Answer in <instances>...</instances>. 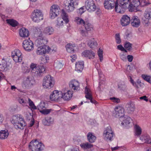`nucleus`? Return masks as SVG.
<instances>
[{"label":"nucleus","instance_id":"obj_50","mask_svg":"<svg viewBox=\"0 0 151 151\" xmlns=\"http://www.w3.org/2000/svg\"><path fill=\"white\" fill-rule=\"evenodd\" d=\"M19 102L24 106H27L28 102L26 100H24L23 99H20L18 100Z\"/></svg>","mask_w":151,"mask_h":151},{"label":"nucleus","instance_id":"obj_54","mask_svg":"<svg viewBox=\"0 0 151 151\" xmlns=\"http://www.w3.org/2000/svg\"><path fill=\"white\" fill-rule=\"evenodd\" d=\"M115 39L116 42L117 44H119L121 42V40L119 34L117 33L115 35Z\"/></svg>","mask_w":151,"mask_h":151},{"label":"nucleus","instance_id":"obj_22","mask_svg":"<svg viewBox=\"0 0 151 151\" xmlns=\"http://www.w3.org/2000/svg\"><path fill=\"white\" fill-rule=\"evenodd\" d=\"M73 93L70 91H68L67 92L63 93L61 92V98L66 101L69 100L72 97Z\"/></svg>","mask_w":151,"mask_h":151},{"label":"nucleus","instance_id":"obj_42","mask_svg":"<svg viewBox=\"0 0 151 151\" xmlns=\"http://www.w3.org/2000/svg\"><path fill=\"white\" fill-rule=\"evenodd\" d=\"M67 50L68 52L69 53L74 52V49L72 45L70 44H68L66 46Z\"/></svg>","mask_w":151,"mask_h":151},{"label":"nucleus","instance_id":"obj_62","mask_svg":"<svg viewBox=\"0 0 151 151\" xmlns=\"http://www.w3.org/2000/svg\"><path fill=\"white\" fill-rule=\"evenodd\" d=\"M127 59L129 62H131L133 59V57L132 55H129L127 56Z\"/></svg>","mask_w":151,"mask_h":151},{"label":"nucleus","instance_id":"obj_1","mask_svg":"<svg viewBox=\"0 0 151 151\" xmlns=\"http://www.w3.org/2000/svg\"><path fill=\"white\" fill-rule=\"evenodd\" d=\"M119 1L116 0L115 3V9L116 12L123 14L124 10L127 9H130V0H119V4H118Z\"/></svg>","mask_w":151,"mask_h":151},{"label":"nucleus","instance_id":"obj_58","mask_svg":"<svg viewBox=\"0 0 151 151\" xmlns=\"http://www.w3.org/2000/svg\"><path fill=\"white\" fill-rule=\"evenodd\" d=\"M37 108L38 109H41V110H42L43 109H44V108L45 109L46 108L45 106V103H40L39 105L37 106Z\"/></svg>","mask_w":151,"mask_h":151},{"label":"nucleus","instance_id":"obj_40","mask_svg":"<svg viewBox=\"0 0 151 151\" xmlns=\"http://www.w3.org/2000/svg\"><path fill=\"white\" fill-rule=\"evenodd\" d=\"M132 44L129 42H127L124 44V48L128 51H130L132 49Z\"/></svg>","mask_w":151,"mask_h":151},{"label":"nucleus","instance_id":"obj_3","mask_svg":"<svg viewBox=\"0 0 151 151\" xmlns=\"http://www.w3.org/2000/svg\"><path fill=\"white\" fill-rule=\"evenodd\" d=\"M54 85L53 77L50 75L45 76L43 79L42 86L45 88H50Z\"/></svg>","mask_w":151,"mask_h":151},{"label":"nucleus","instance_id":"obj_64","mask_svg":"<svg viewBox=\"0 0 151 151\" xmlns=\"http://www.w3.org/2000/svg\"><path fill=\"white\" fill-rule=\"evenodd\" d=\"M81 34L83 36H86L87 35L88 32L87 31H85L84 30H81Z\"/></svg>","mask_w":151,"mask_h":151},{"label":"nucleus","instance_id":"obj_59","mask_svg":"<svg viewBox=\"0 0 151 151\" xmlns=\"http://www.w3.org/2000/svg\"><path fill=\"white\" fill-rule=\"evenodd\" d=\"M83 7L84 6L78 9L77 11V12L80 15H81L84 12Z\"/></svg>","mask_w":151,"mask_h":151},{"label":"nucleus","instance_id":"obj_26","mask_svg":"<svg viewBox=\"0 0 151 151\" xmlns=\"http://www.w3.org/2000/svg\"><path fill=\"white\" fill-rule=\"evenodd\" d=\"M24 120L19 115H14L12 116V119L11 121L14 124H16L18 122Z\"/></svg>","mask_w":151,"mask_h":151},{"label":"nucleus","instance_id":"obj_4","mask_svg":"<svg viewBox=\"0 0 151 151\" xmlns=\"http://www.w3.org/2000/svg\"><path fill=\"white\" fill-rule=\"evenodd\" d=\"M114 135V132L110 126H108L104 129L103 133L104 139L107 141H111Z\"/></svg>","mask_w":151,"mask_h":151},{"label":"nucleus","instance_id":"obj_7","mask_svg":"<svg viewBox=\"0 0 151 151\" xmlns=\"http://www.w3.org/2000/svg\"><path fill=\"white\" fill-rule=\"evenodd\" d=\"M62 16L63 18H58L56 21L57 25L58 26H62L63 25V21L66 23H68L69 21L68 15L64 9L62 10Z\"/></svg>","mask_w":151,"mask_h":151},{"label":"nucleus","instance_id":"obj_60","mask_svg":"<svg viewBox=\"0 0 151 151\" xmlns=\"http://www.w3.org/2000/svg\"><path fill=\"white\" fill-rule=\"evenodd\" d=\"M70 2L73 5L74 7L75 6L78 5V0H71Z\"/></svg>","mask_w":151,"mask_h":151},{"label":"nucleus","instance_id":"obj_32","mask_svg":"<svg viewBox=\"0 0 151 151\" xmlns=\"http://www.w3.org/2000/svg\"><path fill=\"white\" fill-rule=\"evenodd\" d=\"M140 139L144 143L148 144H151V140L150 139L149 137L146 135H142L140 137Z\"/></svg>","mask_w":151,"mask_h":151},{"label":"nucleus","instance_id":"obj_55","mask_svg":"<svg viewBox=\"0 0 151 151\" xmlns=\"http://www.w3.org/2000/svg\"><path fill=\"white\" fill-rule=\"evenodd\" d=\"M142 76L145 80L150 83H151V78L150 76L147 75H142Z\"/></svg>","mask_w":151,"mask_h":151},{"label":"nucleus","instance_id":"obj_39","mask_svg":"<svg viewBox=\"0 0 151 151\" xmlns=\"http://www.w3.org/2000/svg\"><path fill=\"white\" fill-rule=\"evenodd\" d=\"M7 67V62L4 60L3 59L2 63L0 64V68L1 70H4Z\"/></svg>","mask_w":151,"mask_h":151},{"label":"nucleus","instance_id":"obj_53","mask_svg":"<svg viewBox=\"0 0 151 151\" xmlns=\"http://www.w3.org/2000/svg\"><path fill=\"white\" fill-rule=\"evenodd\" d=\"M28 101L29 102V105L30 107L34 109H37V107L34 104L33 101H31V100L29 98H28Z\"/></svg>","mask_w":151,"mask_h":151},{"label":"nucleus","instance_id":"obj_61","mask_svg":"<svg viewBox=\"0 0 151 151\" xmlns=\"http://www.w3.org/2000/svg\"><path fill=\"white\" fill-rule=\"evenodd\" d=\"M147 4L146 1L145 0H140V5L142 6H143Z\"/></svg>","mask_w":151,"mask_h":151},{"label":"nucleus","instance_id":"obj_46","mask_svg":"<svg viewBox=\"0 0 151 151\" xmlns=\"http://www.w3.org/2000/svg\"><path fill=\"white\" fill-rule=\"evenodd\" d=\"M42 36V34H41L39 36V37H40L41 39H42V42L43 43V45H46L48 42V40L46 38L43 37Z\"/></svg>","mask_w":151,"mask_h":151},{"label":"nucleus","instance_id":"obj_27","mask_svg":"<svg viewBox=\"0 0 151 151\" xmlns=\"http://www.w3.org/2000/svg\"><path fill=\"white\" fill-rule=\"evenodd\" d=\"M132 121L131 118L127 116H125L124 117V119L121 124L122 125H124L125 127H129V124Z\"/></svg>","mask_w":151,"mask_h":151},{"label":"nucleus","instance_id":"obj_29","mask_svg":"<svg viewBox=\"0 0 151 151\" xmlns=\"http://www.w3.org/2000/svg\"><path fill=\"white\" fill-rule=\"evenodd\" d=\"M126 107L127 108V110L130 113H132L135 110V105L132 102H130L128 103L126 105Z\"/></svg>","mask_w":151,"mask_h":151},{"label":"nucleus","instance_id":"obj_35","mask_svg":"<svg viewBox=\"0 0 151 151\" xmlns=\"http://www.w3.org/2000/svg\"><path fill=\"white\" fill-rule=\"evenodd\" d=\"M50 11H53L58 14H60V9L59 6L57 5H53L51 6Z\"/></svg>","mask_w":151,"mask_h":151},{"label":"nucleus","instance_id":"obj_41","mask_svg":"<svg viewBox=\"0 0 151 151\" xmlns=\"http://www.w3.org/2000/svg\"><path fill=\"white\" fill-rule=\"evenodd\" d=\"M88 45L91 48H93L97 46V43L96 41L91 40L88 42Z\"/></svg>","mask_w":151,"mask_h":151},{"label":"nucleus","instance_id":"obj_28","mask_svg":"<svg viewBox=\"0 0 151 151\" xmlns=\"http://www.w3.org/2000/svg\"><path fill=\"white\" fill-rule=\"evenodd\" d=\"M53 120L51 117L49 116L45 118L42 120L43 124L46 126H49L53 124Z\"/></svg>","mask_w":151,"mask_h":151},{"label":"nucleus","instance_id":"obj_23","mask_svg":"<svg viewBox=\"0 0 151 151\" xmlns=\"http://www.w3.org/2000/svg\"><path fill=\"white\" fill-rule=\"evenodd\" d=\"M19 35L21 37H27L29 36V32L27 29L24 27H22L19 30Z\"/></svg>","mask_w":151,"mask_h":151},{"label":"nucleus","instance_id":"obj_10","mask_svg":"<svg viewBox=\"0 0 151 151\" xmlns=\"http://www.w3.org/2000/svg\"><path fill=\"white\" fill-rule=\"evenodd\" d=\"M23 47L26 51L30 52L34 49V44L30 40H24L22 43Z\"/></svg>","mask_w":151,"mask_h":151},{"label":"nucleus","instance_id":"obj_17","mask_svg":"<svg viewBox=\"0 0 151 151\" xmlns=\"http://www.w3.org/2000/svg\"><path fill=\"white\" fill-rule=\"evenodd\" d=\"M115 3L114 0H105L104 4L106 9H111L115 6Z\"/></svg>","mask_w":151,"mask_h":151},{"label":"nucleus","instance_id":"obj_21","mask_svg":"<svg viewBox=\"0 0 151 151\" xmlns=\"http://www.w3.org/2000/svg\"><path fill=\"white\" fill-rule=\"evenodd\" d=\"M130 8L129 11L130 12L134 11L135 9L140 5V0H133L130 3Z\"/></svg>","mask_w":151,"mask_h":151},{"label":"nucleus","instance_id":"obj_44","mask_svg":"<svg viewBox=\"0 0 151 151\" xmlns=\"http://www.w3.org/2000/svg\"><path fill=\"white\" fill-rule=\"evenodd\" d=\"M76 21L77 24L83 25L86 22V21H84L82 18L79 17H77L76 19Z\"/></svg>","mask_w":151,"mask_h":151},{"label":"nucleus","instance_id":"obj_8","mask_svg":"<svg viewBox=\"0 0 151 151\" xmlns=\"http://www.w3.org/2000/svg\"><path fill=\"white\" fill-rule=\"evenodd\" d=\"M124 109L122 107L117 106L116 107L113 111V114L116 118L123 117L124 115Z\"/></svg>","mask_w":151,"mask_h":151},{"label":"nucleus","instance_id":"obj_37","mask_svg":"<svg viewBox=\"0 0 151 151\" xmlns=\"http://www.w3.org/2000/svg\"><path fill=\"white\" fill-rule=\"evenodd\" d=\"M80 146L82 148L84 149H87L91 148L93 147V145L92 144L86 142L81 144Z\"/></svg>","mask_w":151,"mask_h":151},{"label":"nucleus","instance_id":"obj_14","mask_svg":"<svg viewBox=\"0 0 151 151\" xmlns=\"http://www.w3.org/2000/svg\"><path fill=\"white\" fill-rule=\"evenodd\" d=\"M50 50V48L47 45L40 46L38 47L36 53L38 55H42L47 53H48Z\"/></svg>","mask_w":151,"mask_h":151},{"label":"nucleus","instance_id":"obj_48","mask_svg":"<svg viewBox=\"0 0 151 151\" xmlns=\"http://www.w3.org/2000/svg\"><path fill=\"white\" fill-rule=\"evenodd\" d=\"M98 54L101 62L103 60V50L101 49L100 48L99 49L98 51Z\"/></svg>","mask_w":151,"mask_h":151},{"label":"nucleus","instance_id":"obj_63","mask_svg":"<svg viewBox=\"0 0 151 151\" xmlns=\"http://www.w3.org/2000/svg\"><path fill=\"white\" fill-rule=\"evenodd\" d=\"M49 58L48 57H45L44 58H42V59L41 60L42 62V63H47V60H49Z\"/></svg>","mask_w":151,"mask_h":151},{"label":"nucleus","instance_id":"obj_57","mask_svg":"<svg viewBox=\"0 0 151 151\" xmlns=\"http://www.w3.org/2000/svg\"><path fill=\"white\" fill-rule=\"evenodd\" d=\"M110 99L111 100H113L114 102L116 103H119L120 102V100L119 99L114 97L110 98Z\"/></svg>","mask_w":151,"mask_h":151},{"label":"nucleus","instance_id":"obj_38","mask_svg":"<svg viewBox=\"0 0 151 151\" xmlns=\"http://www.w3.org/2000/svg\"><path fill=\"white\" fill-rule=\"evenodd\" d=\"M84 26L87 31H90L93 29V26L87 21H86Z\"/></svg>","mask_w":151,"mask_h":151},{"label":"nucleus","instance_id":"obj_47","mask_svg":"<svg viewBox=\"0 0 151 151\" xmlns=\"http://www.w3.org/2000/svg\"><path fill=\"white\" fill-rule=\"evenodd\" d=\"M52 110L51 109H45L42 110H40V111L44 114H49Z\"/></svg>","mask_w":151,"mask_h":151},{"label":"nucleus","instance_id":"obj_56","mask_svg":"<svg viewBox=\"0 0 151 151\" xmlns=\"http://www.w3.org/2000/svg\"><path fill=\"white\" fill-rule=\"evenodd\" d=\"M119 56L120 58L122 60L126 61L127 60V57L125 54L123 53H121L119 54Z\"/></svg>","mask_w":151,"mask_h":151},{"label":"nucleus","instance_id":"obj_31","mask_svg":"<svg viewBox=\"0 0 151 151\" xmlns=\"http://www.w3.org/2000/svg\"><path fill=\"white\" fill-rule=\"evenodd\" d=\"M87 137L88 140L91 143L94 142L96 139V137L90 132L88 134Z\"/></svg>","mask_w":151,"mask_h":151},{"label":"nucleus","instance_id":"obj_33","mask_svg":"<svg viewBox=\"0 0 151 151\" xmlns=\"http://www.w3.org/2000/svg\"><path fill=\"white\" fill-rule=\"evenodd\" d=\"M26 125V123L24 120L18 122L16 124H14V126L16 128H17L21 129H23L24 127Z\"/></svg>","mask_w":151,"mask_h":151},{"label":"nucleus","instance_id":"obj_2","mask_svg":"<svg viewBox=\"0 0 151 151\" xmlns=\"http://www.w3.org/2000/svg\"><path fill=\"white\" fill-rule=\"evenodd\" d=\"M44 145L39 142L37 140H32L30 143L29 147L31 151H40L43 149Z\"/></svg>","mask_w":151,"mask_h":151},{"label":"nucleus","instance_id":"obj_13","mask_svg":"<svg viewBox=\"0 0 151 151\" xmlns=\"http://www.w3.org/2000/svg\"><path fill=\"white\" fill-rule=\"evenodd\" d=\"M61 96V91L55 90L50 94V98L52 101H56L60 100Z\"/></svg>","mask_w":151,"mask_h":151},{"label":"nucleus","instance_id":"obj_9","mask_svg":"<svg viewBox=\"0 0 151 151\" xmlns=\"http://www.w3.org/2000/svg\"><path fill=\"white\" fill-rule=\"evenodd\" d=\"M12 56L16 63L21 62L22 60V54L19 50H15L12 52Z\"/></svg>","mask_w":151,"mask_h":151},{"label":"nucleus","instance_id":"obj_16","mask_svg":"<svg viewBox=\"0 0 151 151\" xmlns=\"http://www.w3.org/2000/svg\"><path fill=\"white\" fill-rule=\"evenodd\" d=\"M69 86L72 90L76 92L80 89V84L79 83L75 80L70 81L69 83Z\"/></svg>","mask_w":151,"mask_h":151},{"label":"nucleus","instance_id":"obj_6","mask_svg":"<svg viewBox=\"0 0 151 151\" xmlns=\"http://www.w3.org/2000/svg\"><path fill=\"white\" fill-rule=\"evenodd\" d=\"M32 19L35 22H38L43 19V14L40 10H34L32 14Z\"/></svg>","mask_w":151,"mask_h":151},{"label":"nucleus","instance_id":"obj_49","mask_svg":"<svg viewBox=\"0 0 151 151\" xmlns=\"http://www.w3.org/2000/svg\"><path fill=\"white\" fill-rule=\"evenodd\" d=\"M59 14H58L55 12H54L53 11H50V18L52 19H54L55 17H57Z\"/></svg>","mask_w":151,"mask_h":151},{"label":"nucleus","instance_id":"obj_45","mask_svg":"<svg viewBox=\"0 0 151 151\" xmlns=\"http://www.w3.org/2000/svg\"><path fill=\"white\" fill-rule=\"evenodd\" d=\"M145 17L148 19H151V9L145 11Z\"/></svg>","mask_w":151,"mask_h":151},{"label":"nucleus","instance_id":"obj_20","mask_svg":"<svg viewBox=\"0 0 151 151\" xmlns=\"http://www.w3.org/2000/svg\"><path fill=\"white\" fill-rule=\"evenodd\" d=\"M130 18L126 15L123 16L120 20L121 24L123 26L128 25L130 23Z\"/></svg>","mask_w":151,"mask_h":151},{"label":"nucleus","instance_id":"obj_12","mask_svg":"<svg viewBox=\"0 0 151 151\" xmlns=\"http://www.w3.org/2000/svg\"><path fill=\"white\" fill-rule=\"evenodd\" d=\"M85 6L89 12L94 11L96 9V6L93 0H86Z\"/></svg>","mask_w":151,"mask_h":151},{"label":"nucleus","instance_id":"obj_18","mask_svg":"<svg viewBox=\"0 0 151 151\" xmlns=\"http://www.w3.org/2000/svg\"><path fill=\"white\" fill-rule=\"evenodd\" d=\"M131 25L134 27H138L140 25V21L138 18L137 16H134L132 17L130 19Z\"/></svg>","mask_w":151,"mask_h":151},{"label":"nucleus","instance_id":"obj_5","mask_svg":"<svg viewBox=\"0 0 151 151\" xmlns=\"http://www.w3.org/2000/svg\"><path fill=\"white\" fill-rule=\"evenodd\" d=\"M30 68L32 69V72L35 73L36 75L39 76H41L43 72L45 71V68L43 65L36 66V65L32 63Z\"/></svg>","mask_w":151,"mask_h":151},{"label":"nucleus","instance_id":"obj_30","mask_svg":"<svg viewBox=\"0 0 151 151\" xmlns=\"http://www.w3.org/2000/svg\"><path fill=\"white\" fill-rule=\"evenodd\" d=\"M9 135V133L7 130H2L0 131V139H6Z\"/></svg>","mask_w":151,"mask_h":151},{"label":"nucleus","instance_id":"obj_36","mask_svg":"<svg viewBox=\"0 0 151 151\" xmlns=\"http://www.w3.org/2000/svg\"><path fill=\"white\" fill-rule=\"evenodd\" d=\"M6 21L7 23L13 27H15L17 25L18 22L14 19H7Z\"/></svg>","mask_w":151,"mask_h":151},{"label":"nucleus","instance_id":"obj_15","mask_svg":"<svg viewBox=\"0 0 151 151\" xmlns=\"http://www.w3.org/2000/svg\"><path fill=\"white\" fill-rule=\"evenodd\" d=\"M84 91L86 94L85 97L86 98L90 100V102L91 103L96 104H97V102L93 99L90 89L86 87L85 88Z\"/></svg>","mask_w":151,"mask_h":151},{"label":"nucleus","instance_id":"obj_34","mask_svg":"<svg viewBox=\"0 0 151 151\" xmlns=\"http://www.w3.org/2000/svg\"><path fill=\"white\" fill-rule=\"evenodd\" d=\"M74 8L75 7L70 2L68 3L67 6H66L65 8L66 11L68 12L73 11Z\"/></svg>","mask_w":151,"mask_h":151},{"label":"nucleus","instance_id":"obj_24","mask_svg":"<svg viewBox=\"0 0 151 151\" xmlns=\"http://www.w3.org/2000/svg\"><path fill=\"white\" fill-rule=\"evenodd\" d=\"M84 65L83 61H78L76 64L75 70L78 72H81L83 70Z\"/></svg>","mask_w":151,"mask_h":151},{"label":"nucleus","instance_id":"obj_43","mask_svg":"<svg viewBox=\"0 0 151 151\" xmlns=\"http://www.w3.org/2000/svg\"><path fill=\"white\" fill-rule=\"evenodd\" d=\"M42 40L40 37L38 38L35 41V44L38 47L40 46H43V43L42 42Z\"/></svg>","mask_w":151,"mask_h":151},{"label":"nucleus","instance_id":"obj_19","mask_svg":"<svg viewBox=\"0 0 151 151\" xmlns=\"http://www.w3.org/2000/svg\"><path fill=\"white\" fill-rule=\"evenodd\" d=\"M82 56L83 57L88 58L90 59L93 58L95 56V53L91 50H86L82 53Z\"/></svg>","mask_w":151,"mask_h":151},{"label":"nucleus","instance_id":"obj_52","mask_svg":"<svg viewBox=\"0 0 151 151\" xmlns=\"http://www.w3.org/2000/svg\"><path fill=\"white\" fill-rule=\"evenodd\" d=\"M119 88L121 90L125 91L126 90L127 86L124 83H121L118 85Z\"/></svg>","mask_w":151,"mask_h":151},{"label":"nucleus","instance_id":"obj_11","mask_svg":"<svg viewBox=\"0 0 151 151\" xmlns=\"http://www.w3.org/2000/svg\"><path fill=\"white\" fill-rule=\"evenodd\" d=\"M35 81L31 78L27 76L23 81L22 86L25 89H28L33 86L35 84Z\"/></svg>","mask_w":151,"mask_h":151},{"label":"nucleus","instance_id":"obj_51","mask_svg":"<svg viewBox=\"0 0 151 151\" xmlns=\"http://www.w3.org/2000/svg\"><path fill=\"white\" fill-rule=\"evenodd\" d=\"M142 130L141 128L138 126H136V134L137 135H139L141 134Z\"/></svg>","mask_w":151,"mask_h":151},{"label":"nucleus","instance_id":"obj_25","mask_svg":"<svg viewBox=\"0 0 151 151\" xmlns=\"http://www.w3.org/2000/svg\"><path fill=\"white\" fill-rule=\"evenodd\" d=\"M54 30L53 27L48 26L45 28L43 31L42 33L46 35H52L54 32Z\"/></svg>","mask_w":151,"mask_h":151}]
</instances>
